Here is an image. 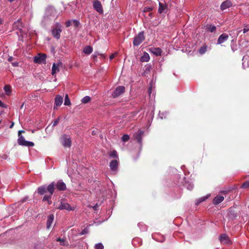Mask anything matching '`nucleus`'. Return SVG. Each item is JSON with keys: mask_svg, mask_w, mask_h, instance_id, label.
<instances>
[{"mask_svg": "<svg viewBox=\"0 0 249 249\" xmlns=\"http://www.w3.org/2000/svg\"><path fill=\"white\" fill-rule=\"evenodd\" d=\"M58 209L60 210H65L68 211H73L74 210L75 208L71 207L67 202L65 199L62 198L60 200L59 206L57 208Z\"/></svg>", "mask_w": 249, "mask_h": 249, "instance_id": "f257e3e1", "label": "nucleus"}, {"mask_svg": "<svg viewBox=\"0 0 249 249\" xmlns=\"http://www.w3.org/2000/svg\"><path fill=\"white\" fill-rule=\"evenodd\" d=\"M18 142L19 145L27 147H33L34 143L32 142L26 141L24 137L21 135H18Z\"/></svg>", "mask_w": 249, "mask_h": 249, "instance_id": "f03ea898", "label": "nucleus"}, {"mask_svg": "<svg viewBox=\"0 0 249 249\" xmlns=\"http://www.w3.org/2000/svg\"><path fill=\"white\" fill-rule=\"evenodd\" d=\"M47 55L45 53H38L34 58V62L36 64H45Z\"/></svg>", "mask_w": 249, "mask_h": 249, "instance_id": "7ed1b4c3", "label": "nucleus"}, {"mask_svg": "<svg viewBox=\"0 0 249 249\" xmlns=\"http://www.w3.org/2000/svg\"><path fill=\"white\" fill-rule=\"evenodd\" d=\"M125 91V88L124 86H118L112 92L111 95L113 98H116L120 96Z\"/></svg>", "mask_w": 249, "mask_h": 249, "instance_id": "20e7f679", "label": "nucleus"}, {"mask_svg": "<svg viewBox=\"0 0 249 249\" xmlns=\"http://www.w3.org/2000/svg\"><path fill=\"white\" fill-rule=\"evenodd\" d=\"M144 39L143 32H140L134 37L133 44L134 46H139Z\"/></svg>", "mask_w": 249, "mask_h": 249, "instance_id": "39448f33", "label": "nucleus"}, {"mask_svg": "<svg viewBox=\"0 0 249 249\" xmlns=\"http://www.w3.org/2000/svg\"><path fill=\"white\" fill-rule=\"evenodd\" d=\"M61 142L62 145L66 147H70L71 144V142L70 137L66 135H64L62 136Z\"/></svg>", "mask_w": 249, "mask_h": 249, "instance_id": "423d86ee", "label": "nucleus"}, {"mask_svg": "<svg viewBox=\"0 0 249 249\" xmlns=\"http://www.w3.org/2000/svg\"><path fill=\"white\" fill-rule=\"evenodd\" d=\"M93 7L94 9L100 14H102L103 13V8L100 1L97 0L93 1Z\"/></svg>", "mask_w": 249, "mask_h": 249, "instance_id": "0eeeda50", "label": "nucleus"}, {"mask_svg": "<svg viewBox=\"0 0 249 249\" xmlns=\"http://www.w3.org/2000/svg\"><path fill=\"white\" fill-rule=\"evenodd\" d=\"M144 131L141 130H138V131L134 134V137L135 140H137V142L139 143L141 146L142 145V139Z\"/></svg>", "mask_w": 249, "mask_h": 249, "instance_id": "6e6552de", "label": "nucleus"}, {"mask_svg": "<svg viewBox=\"0 0 249 249\" xmlns=\"http://www.w3.org/2000/svg\"><path fill=\"white\" fill-rule=\"evenodd\" d=\"M56 189L60 191H65L66 189V184L62 180H60L55 183Z\"/></svg>", "mask_w": 249, "mask_h": 249, "instance_id": "1a4fd4ad", "label": "nucleus"}, {"mask_svg": "<svg viewBox=\"0 0 249 249\" xmlns=\"http://www.w3.org/2000/svg\"><path fill=\"white\" fill-rule=\"evenodd\" d=\"M220 242L224 244H229L231 243L229 237L226 234H222L219 237Z\"/></svg>", "mask_w": 249, "mask_h": 249, "instance_id": "9d476101", "label": "nucleus"}, {"mask_svg": "<svg viewBox=\"0 0 249 249\" xmlns=\"http://www.w3.org/2000/svg\"><path fill=\"white\" fill-rule=\"evenodd\" d=\"M61 64L62 63L61 62H59L57 63H53L52 69V74L53 75H55L56 73L59 71V67L61 65Z\"/></svg>", "mask_w": 249, "mask_h": 249, "instance_id": "9b49d317", "label": "nucleus"}, {"mask_svg": "<svg viewBox=\"0 0 249 249\" xmlns=\"http://www.w3.org/2000/svg\"><path fill=\"white\" fill-rule=\"evenodd\" d=\"M63 101V98L62 96L60 95H57L56 96L54 99V104L55 106L54 107V109H56V107L60 106L62 105Z\"/></svg>", "mask_w": 249, "mask_h": 249, "instance_id": "f8f14e48", "label": "nucleus"}, {"mask_svg": "<svg viewBox=\"0 0 249 249\" xmlns=\"http://www.w3.org/2000/svg\"><path fill=\"white\" fill-rule=\"evenodd\" d=\"M109 167L112 172H116L118 170V162L117 160H113L109 163Z\"/></svg>", "mask_w": 249, "mask_h": 249, "instance_id": "ddd939ff", "label": "nucleus"}, {"mask_svg": "<svg viewBox=\"0 0 249 249\" xmlns=\"http://www.w3.org/2000/svg\"><path fill=\"white\" fill-rule=\"evenodd\" d=\"M232 6L231 2L229 0L224 1L220 5V9L224 10L227 8H230Z\"/></svg>", "mask_w": 249, "mask_h": 249, "instance_id": "4468645a", "label": "nucleus"}, {"mask_svg": "<svg viewBox=\"0 0 249 249\" xmlns=\"http://www.w3.org/2000/svg\"><path fill=\"white\" fill-rule=\"evenodd\" d=\"M22 27V23L20 20L15 21L13 25V30H19V31H21Z\"/></svg>", "mask_w": 249, "mask_h": 249, "instance_id": "2eb2a0df", "label": "nucleus"}, {"mask_svg": "<svg viewBox=\"0 0 249 249\" xmlns=\"http://www.w3.org/2000/svg\"><path fill=\"white\" fill-rule=\"evenodd\" d=\"M229 37L228 34L224 33L220 36L218 38L217 44H220L226 41Z\"/></svg>", "mask_w": 249, "mask_h": 249, "instance_id": "dca6fc26", "label": "nucleus"}, {"mask_svg": "<svg viewBox=\"0 0 249 249\" xmlns=\"http://www.w3.org/2000/svg\"><path fill=\"white\" fill-rule=\"evenodd\" d=\"M149 51L151 53L157 56L160 55L162 52L161 49L160 48L152 47L149 49Z\"/></svg>", "mask_w": 249, "mask_h": 249, "instance_id": "f3484780", "label": "nucleus"}, {"mask_svg": "<svg viewBox=\"0 0 249 249\" xmlns=\"http://www.w3.org/2000/svg\"><path fill=\"white\" fill-rule=\"evenodd\" d=\"M224 199V196L220 195H217L213 200V204L215 205H218L222 202Z\"/></svg>", "mask_w": 249, "mask_h": 249, "instance_id": "a211bd4d", "label": "nucleus"}, {"mask_svg": "<svg viewBox=\"0 0 249 249\" xmlns=\"http://www.w3.org/2000/svg\"><path fill=\"white\" fill-rule=\"evenodd\" d=\"M55 182H53L51 183H50L47 187H46V190L48 191V192L49 193V194L51 195V196H52L53 194L54 189H55Z\"/></svg>", "mask_w": 249, "mask_h": 249, "instance_id": "6ab92c4d", "label": "nucleus"}, {"mask_svg": "<svg viewBox=\"0 0 249 249\" xmlns=\"http://www.w3.org/2000/svg\"><path fill=\"white\" fill-rule=\"evenodd\" d=\"M185 179V182L184 184V186L189 190H192L194 188V184L191 180L188 179L186 180V178Z\"/></svg>", "mask_w": 249, "mask_h": 249, "instance_id": "aec40b11", "label": "nucleus"}, {"mask_svg": "<svg viewBox=\"0 0 249 249\" xmlns=\"http://www.w3.org/2000/svg\"><path fill=\"white\" fill-rule=\"evenodd\" d=\"M242 66L244 69L249 67V56H244L242 59Z\"/></svg>", "mask_w": 249, "mask_h": 249, "instance_id": "412c9836", "label": "nucleus"}, {"mask_svg": "<svg viewBox=\"0 0 249 249\" xmlns=\"http://www.w3.org/2000/svg\"><path fill=\"white\" fill-rule=\"evenodd\" d=\"M53 218H54V216L53 214H50L48 217L47 220V224H46L47 228L48 229L50 228V227L52 225V224L53 222Z\"/></svg>", "mask_w": 249, "mask_h": 249, "instance_id": "4be33fe9", "label": "nucleus"}, {"mask_svg": "<svg viewBox=\"0 0 249 249\" xmlns=\"http://www.w3.org/2000/svg\"><path fill=\"white\" fill-rule=\"evenodd\" d=\"M167 9V6L166 4L162 3L161 2L159 3V7L158 12L159 13L161 14L164 12L165 10Z\"/></svg>", "mask_w": 249, "mask_h": 249, "instance_id": "5701e85b", "label": "nucleus"}, {"mask_svg": "<svg viewBox=\"0 0 249 249\" xmlns=\"http://www.w3.org/2000/svg\"><path fill=\"white\" fill-rule=\"evenodd\" d=\"M209 196L210 195H207L205 196L199 198L196 201L195 203L196 205H198L200 203L205 201Z\"/></svg>", "mask_w": 249, "mask_h": 249, "instance_id": "b1692460", "label": "nucleus"}, {"mask_svg": "<svg viewBox=\"0 0 249 249\" xmlns=\"http://www.w3.org/2000/svg\"><path fill=\"white\" fill-rule=\"evenodd\" d=\"M92 52V48L90 46H87L83 49V52L85 54H89Z\"/></svg>", "mask_w": 249, "mask_h": 249, "instance_id": "393cba45", "label": "nucleus"}, {"mask_svg": "<svg viewBox=\"0 0 249 249\" xmlns=\"http://www.w3.org/2000/svg\"><path fill=\"white\" fill-rule=\"evenodd\" d=\"M46 186H41L38 188L37 193L40 195H43L46 192Z\"/></svg>", "mask_w": 249, "mask_h": 249, "instance_id": "a878e982", "label": "nucleus"}, {"mask_svg": "<svg viewBox=\"0 0 249 249\" xmlns=\"http://www.w3.org/2000/svg\"><path fill=\"white\" fill-rule=\"evenodd\" d=\"M150 59V57L148 53H144L142 56L141 57V60L142 62H148Z\"/></svg>", "mask_w": 249, "mask_h": 249, "instance_id": "bb28decb", "label": "nucleus"}, {"mask_svg": "<svg viewBox=\"0 0 249 249\" xmlns=\"http://www.w3.org/2000/svg\"><path fill=\"white\" fill-rule=\"evenodd\" d=\"M228 216L230 218L233 219L236 217L237 214L233 210L230 209L228 213Z\"/></svg>", "mask_w": 249, "mask_h": 249, "instance_id": "cd10ccee", "label": "nucleus"}, {"mask_svg": "<svg viewBox=\"0 0 249 249\" xmlns=\"http://www.w3.org/2000/svg\"><path fill=\"white\" fill-rule=\"evenodd\" d=\"M207 46L206 45L203 46L199 50L198 52L200 54H203L207 51Z\"/></svg>", "mask_w": 249, "mask_h": 249, "instance_id": "c85d7f7f", "label": "nucleus"}, {"mask_svg": "<svg viewBox=\"0 0 249 249\" xmlns=\"http://www.w3.org/2000/svg\"><path fill=\"white\" fill-rule=\"evenodd\" d=\"M91 100V98L89 96H86L81 100L82 103L87 104Z\"/></svg>", "mask_w": 249, "mask_h": 249, "instance_id": "c756f323", "label": "nucleus"}, {"mask_svg": "<svg viewBox=\"0 0 249 249\" xmlns=\"http://www.w3.org/2000/svg\"><path fill=\"white\" fill-rule=\"evenodd\" d=\"M64 105L65 106H70L71 105V102L69 98L68 95L67 94L65 97V101H64Z\"/></svg>", "mask_w": 249, "mask_h": 249, "instance_id": "7c9ffc66", "label": "nucleus"}, {"mask_svg": "<svg viewBox=\"0 0 249 249\" xmlns=\"http://www.w3.org/2000/svg\"><path fill=\"white\" fill-rule=\"evenodd\" d=\"M57 242H60V245L61 246H67L68 244H65V240L64 239H61L60 238H58L56 239Z\"/></svg>", "mask_w": 249, "mask_h": 249, "instance_id": "2f4dec72", "label": "nucleus"}, {"mask_svg": "<svg viewBox=\"0 0 249 249\" xmlns=\"http://www.w3.org/2000/svg\"><path fill=\"white\" fill-rule=\"evenodd\" d=\"M4 90L7 95H9L11 92V87L9 85H5L4 87Z\"/></svg>", "mask_w": 249, "mask_h": 249, "instance_id": "473e14b6", "label": "nucleus"}, {"mask_svg": "<svg viewBox=\"0 0 249 249\" xmlns=\"http://www.w3.org/2000/svg\"><path fill=\"white\" fill-rule=\"evenodd\" d=\"M129 138H130V137L128 135L124 134L122 136L121 140H122V142H127L129 140Z\"/></svg>", "mask_w": 249, "mask_h": 249, "instance_id": "72a5a7b5", "label": "nucleus"}, {"mask_svg": "<svg viewBox=\"0 0 249 249\" xmlns=\"http://www.w3.org/2000/svg\"><path fill=\"white\" fill-rule=\"evenodd\" d=\"M109 156L111 158H118V154H117V152L115 150H113L112 151H111L110 153H109Z\"/></svg>", "mask_w": 249, "mask_h": 249, "instance_id": "f704fd0d", "label": "nucleus"}, {"mask_svg": "<svg viewBox=\"0 0 249 249\" xmlns=\"http://www.w3.org/2000/svg\"><path fill=\"white\" fill-rule=\"evenodd\" d=\"M241 188L247 189L249 188V180L245 181L241 186Z\"/></svg>", "mask_w": 249, "mask_h": 249, "instance_id": "c9c22d12", "label": "nucleus"}, {"mask_svg": "<svg viewBox=\"0 0 249 249\" xmlns=\"http://www.w3.org/2000/svg\"><path fill=\"white\" fill-rule=\"evenodd\" d=\"M95 249H104V246L101 243H99L95 245Z\"/></svg>", "mask_w": 249, "mask_h": 249, "instance_id": "e433bc0d", "label": "nucleus"}, {"mask_svg": "<svg viewBox=\"0 0 249 249\" xmlns=\"http://www.w3.org/2000/svg\"><path fill=\"white\" fill-rule=\"evenodd\" d=\"M207 29H208L209 31H214L216 30V27L212 25H208Z\"/></svg>", "mask_w": 249, "mask_h": 249, "instance_id": "4c0bfd02", "label": "nucleus"}, {"mask_svg": "<svg viewBox=\"0 0 249 249\" xmlns=\"http://www.w3.org/2000/svg\"><path fill=\"white\" fill-rule=\"evenodd\" d=\"M89 232V228L88 227H86L84 228L82 231L79 233V235H84L86 234H87Z\"/></svg>", "mask_w": 249, "mask_h": 249, "instance_id": "58836bf2", "label": "nucleus"}, {"mask_svg": "<svg viewBox=\"0 0 249 249\" xmlns=\"http://www.w3.org/2000/svg\"><path fill=\"white\" fill-rule=\"evenodd\" d=\"M167 115V112H160L159 116L160 117V119H165L166 118V115Z\"/></svg>", "mask_w": 249, "mask_h": 249, "instance_id": "ea45409f", "label": "nucleus"}, {"mask_svg": "<svg viewBox=\"0 0 249 249\" xmlns=\"http://www.w3.org/2000/svg\"><path fill=\"white\" fill-rule=\"evenodd\" d=\"M53 36L56 39H59L60 37V32H52Z\"/></svg>", "mask_w": 249, "mask_h": 249, "instance_id": "a19ab883", "label": "nucleus"}, {"mask_svg": "<svg viewBox=\"0 0 249 249\" xmlns=\"http://www.w3.org/2000/svg\"><path fill=\"white\" fill-rule=\"evenodd\" d=\"M80 23L79 22V21L77 20H72V25L75 27H77L79 25Z\"/></svg>", "mask_w": 249, "mask_h": 249, "instance_id": "79ce46f5", "label": "nucleus"}, {"mask_svg": "<svg viewBox=\"0 0 249 249\" xmlns=\"http://www.w3.org/2000/svg\"><path fill=\"white\" fill-rule=\"evenodd\" d=\"M51 196H51L50 194L49 196H48V195L44 196L43 197V201H49V199H51Z\"/></svg>", "mask_w": 249, "mask_h": 249, "instance_id": "37998d69", "label": "nucleus"}, {"mask_svg": "<svg viewBox=\"0 0 249 249\" xmlns=\"http://www.w3.org/2000/svg\"><path fill=\"white\" fill-rule=\"evenodd\" d=\"M152 10H153V8L152 7H145L143 9V12L145 13V12H151L152 11Z\"/></svg>", "mask_w": 249, "mask_h": 249, "instance_id": "c03bdc74", "label": "nucleus"}, {"mask_svg": "<svg viewBox=\"0 0 249 249\" xmlns=\"http://www.w3.org/2000/svg\"><path fill=\"white\" fill-rule=\"evenodd\" d=\"M151 69V67L150 65H147L145 67V69L144 70V73H147L150 71Z\"/></svg>", "mask_w": 249, "mask_h": 249, "instance_id": "a18cd8bd", "label": "nucleus"}, {"mask_svg": "<svg viewBox=\"0 0 249 249\" xmlns=\"http://www.w3.org/2000/svg\"><path fill=\"white\" fill-rule=\"evenodd\" d=\"M66 26L68 27L71 25H72V20H69L66 22Z\"/></svg>", "mask_w": 249, "mask_h": 249, "instance_id": "49530a36", "label": "nucleus"}, {"mask_svg": "<svg viewBox=\"0 0 249 249\" xmlns=\"http://www.w3.org/2000/svg\"><path fill=\"white\" fill-rule=\"evenodd\" d=\"M28 199L29 197L28 196H26L21 199L19 202L21 203H24L26 202Z\"/></svg>", "mask_w": 249, "mask_h": 249, "instance_id": "de8ad7c7", "label": "nucleus"}, {"mask_svg": "<svg viewBox=\"0 0 249 249\" xmlns=\"http://www.w3.org/2000/svg\"><path fill=\"white\" fill-rule=\"evenodd\" d=\"M0 107H3V108L7 107V106L5 104H4V103H3L0 100Z\"/></svg>", "mask_w": 249, "mask_h": 249, "instance_id": "09e8293b", "label": "nucleus"}, {"mask_svg": "<svg viewBox=\"0 0 249 249\" xmlns=\"http://www.w3.org/2000/svg\"><path fill=\"white\" fill-rule=\"evenodd\" d=\"M59 118H58V119H57L56 120H55L54 121L53 123V126H54L58 124V122H59Z\"/></svg>", "mask_w": 249, "mask_h": 249, "instance_id": "8fccbe9b", "label": "nucleus"}, {"mask_svg": "<svg viewBox=\"0 0 249 249\" xmlns=\"http://www.w3.org/2000/svg\"><path fill=\"white\" fill-rule=\"evenodd\" d=\"M99 207V205L97 203H96L94 206H92V208L94 210H96Z\"/></svg>", "mask_w": 249, "mask_h": 249, "instance_id": "3c124183", "label": "nucleus"}, {"mask_svg": "<svg viewBox=\"0 0 249 249\" xmlns=\"http://www.w3.org/2000/svg\"><path fill=\"white\" fill-rule=\"evenodd\" d=\"M115 54L113 53L109 56L110 60H112L115 57Z\"/></svg>", "mask_w": 249, "mask_h": 249, "instance_id": "603ef678", "label": "nucleus"}, {"mask_svg": "<svg viewBox=\"0 0 249 249\" xmlns=\"http://www.w3.org/2000/svg\"><path fill=\"white\" fill-rule=\"evenodd\" d=\"M146 229H147L146 226L145 225H143V226H142V230L145 231V230H146Z\"/></svg>", "mask_w": 249, "mask_h": 249, "instance_id": "864d4df0", "label": "nucleus"}, {"mask_svg": "<svg viewBox=\"0 0 249 249\" xmlns=\"http://www.w3.org/2000/svg\"><path fill=\"white\" fill-rule=\"evenodd\" d=\"M151 90H152V87H149L148 89V91L149 94H151Z\"/></svg>", "mask_w": 249, "mask_h": 249, "instance_id": "5fc2aeb1", "label": "nucleus"}, {"mask_svg": "<svg viewBox=\"0 0 249 249\" xmlns=\"http://www.w3.org/2000/svg\"><path fill=\"white\" fill-rule=\"evenodd\" d=\"M52 31H56V32H57V31H61L60 29H54L52 30Z\"/></svg>", "mask_w": 249, "mask_h": 249, "instance_id": "6e6d98bb", "label": "nucleus"}, {"mask_svg": "<svg viewBox=\"0 0 249 249\" xmlns=\"http://www.w3.org/2000/svg\"><path fill=\"white\" fill-rule=\"evenodd\" d=\"M14 123L12 122V124H11V125H10L9 127L10 128H13V127L14 126Z\"/></svg>", "mask_w": 249, "mask_h": 249, "instance_id": "4d7b16f0", "label": "nucleus"}, {"mask_svg": "<svg viewBox=\"0 0 249 249\" xmlns=\"http://www.w3.org/2000/svg\"><path fill=\"white\" fill-rule=\"evenodd\" d=\"M23 132H24V131L23 130H19L18 132V135H21V133H23Z\"/></svg>", "mask_w": 249, "mask_h": 249, "instance_id": "13d9d810", "label": "nucleus"}, {"mask_svg": "<svg viewBox=\"0 0 249 249\" xmlns=\"http://www.w3.org/2000/svg\"><path fill=\"white\" fill-rule=\"evenodd\" d=\"M49 204H51L52 203V201L49 199V201H47Z\"/></svg>", "mask_w": 249, "mask_h": 249, "instance_id": "bf43d9fd", "label": "nucleus"}, {"mask_svg": "<svg viewBox=\"0 0 249 249\" xmlns=\"http://www.w3.org/2000/svg\"><path fill=\"white\" fill-rule=\"evenodd\" d=\"M249 29H246V28H244V29H243V31H244V32H245V31H249Z\"/></svg>", "mask_w": 249, "mask_h": 249, "instance_id": "052dcab7", "label": "nucleus"}, {"mask_svg": "<svg viewBox=\"0 0 249 249\" xmlns=\"http://www.w3.org/2000/svg\"><path fill=\"white\" fill-rule=\"evenodd\" d=\"M9 2H12L14 1L15 0H8Z\"/></svg>", "mask_w": 249, "mask_h": 249, "instance_id": "680f3d73", "label": "nucleus"}, {"mask_svg": "<svg viewBox=\"0 0 249 249\" xmlns=\"http://www.w3.org/2000/svg\"><path fill=\"white\" fill-rule=\"evenodd\" d=\"M155 235H153H153H152V237H153V238L154 239H155V240H156V238H155Z\"/></svg>", "mask_w": 249, "mask_h": 249, "instance_id": "e2e57ef3", "label": "nucleus"}, {"mask_svg": "<svg viewBox=\"0 0 249 249\" xmlns=\"http://www.w3.org/2000/svg\"><path fill=\"white\" fill-rule=\"evenodd\" d=\"M152 13H150L149 14V15L150 16H152Z\"/></svg>", "mask_w": 249, "mask_h": 249, "instance_id": "0e129e2a", "label": "nucleus"}, {"mask_svg": "<svg viewBox=\"0 0 249 249\" xmlns=\"http://www.w3.org/2000/svg\"><path fill=\"white\" fill-rule=\"evenodd\" d=\"M141 225H142L141 224H140V223L138 224V226L140 227V226H141Z\"/></svg>", "mask_w": 249, "mask_h": 249, "instance_id": "69168bd1", "label": "nucleus"}, {"mask_svg": "<svg viewBox=\"0 0 249 249\" xmlns=\"http://www.w3.org/2000/svg\"><path fill=\"white\" fill-rule=\"evenodd\" d=\"M135 239H133V241H132V242L134 243L135 241Z\"/></svg>", "mask_w": 249, "mask_h": 249, "instance_id": "338daca9", "label": "nucleus"}, {"mask_svg": "<svg viewBox=\"0 0 249 249\" xmlns=\"http://www.w3.org/2000/svg\"><path fill=\"white\" fill-rule=\"evenodd\" d=\"M14 66H17V65L16 64V63H15L13 64Z\"/></svg>", "mask_w": 249, "mask_h": 249, "instance_id": "774afa93", "label": "nucleus"}]
</instances>
